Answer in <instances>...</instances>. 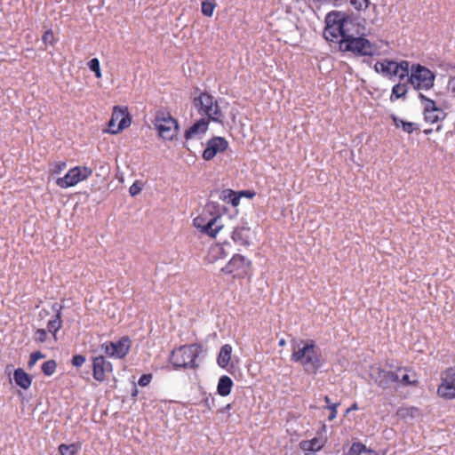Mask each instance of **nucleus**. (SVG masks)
I'll return each mask as SVG.
<instances>
[{
	"instance_id": "obj_1",
	"label": "nucleus",
	"mask_w": 455,
	"mask_h": 455,
	"mask_svg": "<svg viewBox=\"0 0 455 455\" xmlns=\"http://www.w3.org/2000/svg\"><path fill=\"white\" fill-rule=\"evenodd\" d=\"M291 359L301 364L306 371L316 372L323 365V357L319 347L312 339H293Z\"/></svg>"
},
{
	"instance_id": "obj_2",
	"label": "nucleus",
	"mask_w": 455,
	"mask_h": 455,
	"mask_svg": "<svg viewBox=\"0 0 455 455\" xmlns=\"http://www.w3.org/2000/svg\"><path fill=\"white\" fill-rule=\"evenodd\" d=\"M326 27L323 31V36L326 40L334 42L335 40L345 39L347 35L355 28L353 21L339 12H332L327 14L325 18Z\"/></svg>"
},
{
	"instance_id": "obj_3",
	"label": "nucleus",
	"mask_w": 455,
	"mask_h": 455,
	"mask_svg": "<svg viewBox=\"0 0 455 455\" xmlns=\"http://www.w3.org/2000/svg\"><path fill=\"white\" fill-rule=\"evenodd\" d=\"M339 49L342 52H351L358 56H372L375 46L363 37L358 30L353 28L345 39H339Z\"/></svg>"
},
{
	"instance_id": "obj_4",
	"label": "nucleus",
	"mask_w": 455,
	"mask_h": 455,
	"mask_svg": "<svg viewBox=\"0 0 455 455\" xmlns=\"http://www.w3.org/2000/svg\"><path fill=\"white\" fill-rule=\"evenodd\" d=\"M193 105L199 114L208 117L207 120L217 123L223 122V114L213 96L202 92L198 97L194 98Z\"/></svg>"
},
{
	"instance_id": "obj_5",
	"label": "nucleus",
	"mask_w": 455,
	"mask_h": 455,
	"mask_svg": "<svg viewBox=\"0 0 455 455\" xmlns=\"http://www.w3.org/2000/svg\"><path fill=\"white\" fill-rule=\"evenodd\" d=\"M153 123L162 139L172 140L176 137L179 124L169 112L164 109L156 111Z\"/></svg>"
},
{
	"instance_id": "obj_6",
	"label": "nucleus",
	"mask_w": 455,
	"mask_h": 455,
	"mask_svg": "<svg viewBox=\"0 0 455 455\" xmlns=\"http://www.w3.org/2000/svg\"><path fill=\"white\" fill-rule=\"evenodd\" d=\"M198 355V347L196 345L183 346L173 350L170 356V362L175 369L196 368V359Z\"/></svg>"
},
{
	"instance_id": "obj_7",
	"label": "nucleus",
	"mask_w": 455,
	"mask_h": 455,
	"mask_svg": "<svg viewBox=\"0 0 455 455\" xmlns=\"http://www.w3.org/2000/svg\"><path fill=\"white\" fill-rule=\"evenodd\" d=\"M435 77V74L430 69L417 64L411 66L408 83L416 90H428L434 86Z\"/></svg>"
},
{
	"instance_id": "obj_8",
	"label": "nucleus",
	"mask_w": 455,
	"mask_h": 455,
	"mask_svg": "<svg viewBox=\"0 0 455 455\" xmlns=\"http://www.w3.org/2000/svg\"><path fill=\"white\" fill-rule=\"evenodd\" d=\"M92 174V170L87 166H76L70 169L64 177L58 178L56 184L61 188L74 187L85 180Z\"/></svg>"
},
{
	"instance_id": "obj_9",
	"label": "nucleus",
	"mask_w": 455,
	"mask_h": 455,
	"mask_svg": "<svg viewBox=\"0 0 455 455\" xmlns=\"http://www.w3.org/2000/svg\"><path fill=\"white\" fill-rule=\"evenodd\" d=\"M131 347V340L123 337L116 342H106L101 345V350L109 357L121 359L124 357Z\"/></svg>"
},
{
	"instance_id": "obj_10",
	"label": "nucleus",
	"mask_w": 455,
	"mask_h": 455,
	"mask_svg": "<svg viewBox=\"0 0 455 455\" xmlns=\"http://www.w3.org/2000/svg\"><path fill=\"white\" fill-rule=\"evenodd\" d=\"M419 98L424 104V116L426 122L435 124L444 119L446 113L438 108L433 100L427 98L424 94L419 93Z\"/></svg>"
},
{
	"instance_id": "obj_11",
	"label": "nucleus",
	"mask_w": 455,
	"mask_h": 455,
	"mask_svg": "<svg viewBox=\"0 0 455 455\" xmlns=\"http://www.w3.org/2000/svg\"><path fill=\"white\" fill-rule=\"evenodd\" d=\"M437 394L445 399L455 398V366L448 368L443 373Z\"/></svg>"
},
{
	"instance_id": "obj_12",
	"label": "nucleus",
	"mask_w": 455,
	"mask_h": 455,
	"mask_svg": "<svg viewBox=\"0 0 455 455\" xmlns=\"http://www.w3.org/2000/svg\"><path fill=\"white\" fill-rule=\"evenodd\" d=\"M250 265L251 261L244 256L235 254L228 264L221 268V271L225 274L233 275L234 276H242L247 272Z\"/></svg>"
},
{
	"instance_id": "obj_13",
	"label": "nucleus",
	"mask_w": 455,
	"mask_h": 455,
	"mask_svg": "<svg viewBox=\"0 0 455 455\" xmlns=\"http://www.w3.org/2000/svg\"><path fill=\"white\" fill-rule=\"evenodd\" d=\"M131 124V119L124 110L117 106L114 107L112 117L108 122L109 132L116 134L124 128L128 127Z\"/></svg>"
},
{
	"instance_id": "obj_14",
	"label": "nucleus",
	"mask_w": 455,
	"mask_h": 455,
	"mask_svg": "<svg viewBox=\"0 0 455 455\" xmlns=\"http://www.w3.org/2000/svg\"><path fill=\"white\" fill-rule=\"evenodd\" d=\"M228 142L223 137H213L208 140L206 148L203 152V158L206 161L212 160L218 153L225 151Z\"/></svg>"
},
{
	"instance_id": "obj_15",
	"label": "nucleus",
	"mask_w": 455,
	"mask_h": 455,
	"mask_svg": "<svg viewBox=\"0 0 455 455\" xmlns=\"http://www.w3.org/2000/svg\"><path fill=\"white\" fill-rule=\"evenodd\" d=\"M370 377L379 387L386 389L394 383V378H397V375H393V371H391L373 367L371 369Z\"/></svg>"
},
{
	"instance_id": "obj_16",
	"label": "nucleus",
	"mask_w": 455,
	"mask_h": 455,
	"mask_svg": "<svg viewBox=\"0 0 455 455\" xmlns=\"http://www.w3.org/2000/svg\"><path fill=\"white\" fill-rule=\"evenodd\" d=\"M112 371V364L103 355L95 356L92 360V375L100 382L106 379V372Z\"/></svg>"
},
{
	"instance_id": "obj_17",
	"label": "nucleus",
	"mask_w": 455,
	"mask_h": 455,
	"mask_svg": "<svg viewBox=\"0 0 455 455\" xmlns=\"http://www.w3.org/2000/svg\"><path fill=\"white\" fill-rule=\"evenodd\" d=\"M393 375H397V378H394V383L401 386L414 385L418 382L416 374H411L406 368H397L395 371H393Z\"/></svg>"
},
{
	"instance_id": "obj_18",
	"label": "nucleus",
	"mask_w": 455,
	"mask_h": 455,
	"mask_svg": "<svg viewBox=\"0 0 455 455\" xmlns=\"http://www.w3.org/2000/svg\"><path fill=\"white\" fill-rule=\"evenodd\" d=\"M209 120L201 118L196 121L188 130L185 132V139L188 140L198 135L204 134L208 130Z\"/></svg>"
},
{
	"instance_id": "obj_19",
	"label": "nucleus",
	"mask_w": 455,
	"mask_h": 455,
	"mask_svg": "<svg viewBox=\"0 0 455 455\" xmlns=\"http://www.w3.org/2000/svg\"><path fill=\"white\" fill-rule=\"evenodd\" d=\"M223 224L220 216H215L205 223L203 228V233L211 237H215L216 235L222 229Z\"/></svg>"
},
{
	"instance_id": "obj_20",
	"label": "nucleus",
	"mask_w": 455,
	"mask_h": 455,
	"mask_svg": "<svg viewBox=\"0 0 455 455\" xmlns=\"http://www.w3.org/2000/svg\"><path fill=\"white\" fill-rule=\"evenodd\" d=\"M52 310L56 313L53 319L50 320L47 324V329L50 332H52L54 336L56 332L61 328L62 321H61V310L62 306L59 303H54L52 307Z\"/></svg>"
},
{
	"instance_id": "obj_21",
	"label": "nucleus",
	"mask_w": 455,
	"mask_h": 455,
	"mask_svg": "<svg viewBox=\"0 0 455 455\" xmlns=\"http://www.w3.org/2000/svg\"><path fill=\"white\" fill-rule=\"evenodd\" d=\"M232 239L237 244L241 246L249 245L250 242V228H236L232 233Z\"/></svg>"
},
{
	"instance_id": "obj_22",
	"label": "nucleus",
	"mask_w": 455,
	"mask_h": 455,
	"mask_svg": "<svg viewBox=\"0 0 455 455\" xmlns=\"http://www.w3.org/2000/svg\"><path fill=\"white\" fill-rule=\"evenodd\" d=\"M410 72L411 73V67L408 61L403 60L399 63L395 61L393 76H398L400 81H403L405 78H409Z\"/></svg>"
},
{
	"instance_id": "obj_23",
	"label": "nucleus",
	"mask_w": 455,
	"mask_h": 455,
	"mask_svg": "<svg viewBox=\"0 0 455 455\" xmlns=\"http://www.w3.org/2000/svg\"><path fill=\"white\" fill-rule=\"evenodd\" d=\"M232 347L229 344H225L221 347L219 353L217 363L220 367L226 368L231 359Z\"/></svg>"
},
{
	"instance_id": "obj_24",
	"label": "nucleus",
	"mask_w": 455,
	"mask_h": 455,
	"mask_svg": "<svg viewBox=\"0 0 455 455\" xmlns=\"http://www.w3.org/2000/svg\"><path fill=\"white\" fill-rule=\"evenodd\" d=\"M13 379L15 383L23 389H28L31 385V378L22 369H17L14 371Z\"/></svg>"
},
{
	"instance_id": "obj_25",
	"label": "nucleus",
	"mask_w": 455,
	"mask_h": 455,
	"mask_svg": "<svg viewBox=\"0 0 455 455\" xmlns=\"http://www.w3.org/2000/svg\"><path fill=\"white\" fill-rule=\"evenodd\" d=\"M395 61L393 60H384V61H377L374 69L377 73H382L387 76H393Z\"/></svg>"
},
{
	"instance_id": "obj_26",
	"label": "nucleus",
	"mask_w": 455,
	"mask_h": 455,
	"mask_svg": "<svg viewBox=\"0 0 455 455\" xmlns=\"http://www.w3.org/2000/svg\"><path fill=\"white\" fill-rule=\"evenodd\" d=\"M232 387V379L228 376H222L219 379L217 387L218 394L221 396H226L230 394Z\"/></svg>"
},
{
	"instance_id": "obj_27",
	"label": "nucleus",
	"mask_w": 455,
	"mask_h": 455,
	"mask_svg": "<svg viewBox=\"0 0 455 455\" xmlns=\"http://www.w3.org/2000/svg\"><path fill=\"white\" fill-rule=\"evenodd\" d=\"M219 198L231 203V204L233 206L238 205V204L240 202V196H237L231 189H224V190L220 191V195H219Z\"/></svg>"
},
{
	"instance_id": "obj_28",
	"label": "nucleus",
	"mask_w": 455,
	"mask_h": 455,
	"mask_svg": "<svg viewBox=\"0 0 455 455\" xmlns=\"http://www.w3.org/2000/svg\"><path fill=\"white\" fill-rule=\"evenodd\" d=\"M299 445L303 451H316L323 447V442L317 438H314L312 440L302 441Z\"/></svg>"
},
{
	"instance_id": "obj_29",
	"label": "nucleus",
	"mask_w": 455,
	"mask_h": 455,
	"mask_svg": "<svg viewBox=\"0 0 455 455\" xmlns=\"http://www.w3.org/2000/svg\"><path fill=\"white\" fill-rule=\"evenodd\" d=\"M347 455H378L373 451L366 449V447L361 443H354L349 449Z\"/></svg>"
},
{
	"instance_id": "obj_30",
	"label": "nucleus",
	"mask_w": 455,
	"mask_h": 455,
	"mask_svg": "<svg viewBox=\"0 0 455 455\" xmlns=\"http://www.w3.org/2000/svg\"><path fill=\"white\" fill-rule=\"evenodd\" d=\"M392 119L396 127H402V129L407 133H412L417 129V124L411 122H405L398 117L393 116Z\"/></svg>"
},
{
	"instance_id": "obj_31",
	"label": "nucleus",
	"mask_w": 455,
	"mask_h": 455,
	"mask_svg": "<svg viewBox=\"0 0 455 455\" xmlns=\"http://www.w3.org/2000/svg\"><path fill=\"white\" fill-rule=\"evenodd\" d=\"M58 450L61 455H74L78 451L79 446L76 443H71V444L62 443L59 446Z\"/></svg>"
},
{
	"instance_id": "obj_32",
	"label": "nucleus",
	"mask_w": 455,
	"mask_h": 455,
	"mask_svg": "<svg viewBox=\"0 0 455 455\" xmlns=\"http://www.w3.org/2000/svg\"><path fill=\"white\" fill-rule=\"evenodd\" d=\"M56 368L57 363L54 360H48L42 365V371L46 376H52L55 372Z\"/></svg>"
},
{
	"instance_id": "obj_33",
	"label": "nucleus",
	"mask_w": 455,
	"mask_h": 455,
	"mask_svg": "<svg viewBox=\"0 0 455 455\" xmlns=\"http://www.w3.org/2000/svg\"><path fill=\"white\" fill-rule=\"evenodd\" d=\"M214 0H205L202 3V12L204 15L211 17L215 9Z\"/></svg>"
},
{
	"instance_id": "obj_34",
	"label": "nucleus",
	"mask_w": 455,
	"mask_h": 455,
	"mask_svg": "<svg viewBox=\"0 0 455 455\" xmlns=\"http://www.w3.org/2000/svg\"><path fill=\"white\" fill-rule=\"evenodd\" d=\"M407 92V85L405 84H397L392 89L391 97L395 96V99L403 97Z\"/></svg>"
},
{
	"instance_id": "obj_35",
	"label": "nucleus",
	"mask_w": 455,
	"mask_h": 455,
	"mask_svg": "<svg viewBox=\"0 0 455 455\" xmlns=\"http://www.w3.org/2000/svg\"><path fill=\"white\" fill-rule=\"evenodd\" d=\"M89 68L94 72L96 77L100 78L101 77V72H100V60L97 58L92 59L88 63Z\"/></svg>"
},
{
	"instance_id": "obj_36",
	"label": "nucleus",
	"mask_w": 455,
	"mask_h": 455,
	"mask_svg": "<svg viewBox=\"0 0 455 455\" xmlns=\"http://www.w3.org/2000/svg\"><path fill=\"white\" fill-rule=\"evenodd\" d=\"M350 4L356 10H365L369 4V0H349Z\"/></svg>"
},
{
	"instance_id": "obj_37",
	"label": "nucleus",
	"mask_w": 455,
	"mask_h": 455,
	"mask_svg": "<svg viewBox=\"0 0 455 455\" xmlns=\"http://www.w3.org/2000/svg\"><path fill=\"white\" fill-rule=\"evenodd\" d=\"M418 410L415 408H401L397 411V415L401 418L406 417H414V412H417Z\"/></svg>"
},
{
	"instance_id": "obj_38",
	"label": "nucleus",
	"mask_w": 455,
	"mask_h": 455,
	"mask_svg": "<svg viewBox=\"0 0 455 455\" xmlns=\"http://www.w3.org/2000/svg\"><path fill=\"white\" fill-rule=\"evenodd\" d=\"M42 40L44 44H50L52 45L54 43V36L52 30H47L44 32V34L42 36Z\"/></svg>"
},
{
	"instance_id": "obj_39",
	"label": "nucleus",
	"mask_w": 455,
	"mask_h": 455,
	"mask_svg": "<svg viewBox=\"0 0 455 455\" xmlns=\"http://www.w3.org/2000/svg\"><path fill=\"white\" fill-rule=\"evenodd\" d=\"M447 92L452 97L455 98V76H450L447 83Z\"/></svg>"
},
{
	"instance_id": "obj_40",
	"label": "nucleus",
	"mask_w": 455,
	"mask_h": 455,
	"mask_svg": "<svg viewBox=\"0 0 455 455\" xmlns=\"http://www.w3.org/2000/svg\"><path fill=\"white\" fill-rule=\"evenodd\" d=\"M47 332L44 329H38L35 333V340L44 342L46 340Z\"/></svg>"
},
{
	"instance_id": "obj_41",
	"label": "nucleus",
	"mask_w": 455,
	"mask_h": 455,
	"mask_svg": "<svg viewBox=\"0 0 455 455\" xmlns=\"http://www.w3.org/2000/svg\"><path fill=\"white\" fill-rule=\"evenodd\" d=\"M141 185L138 181H136L130 187L129 193L132 196H135L141 192Z\"/></svg>"
},
{
	"instance_id": "obj_42",
	"label": "nucleus",
	"mask_w": 455,
	"mask_h": 455,
	"mask_svg": "<svg viewBox=\"0 0 455 455\" xmlns=\"http://www.w3.org/2000/svg\"><path fill=\"white\" fill-rule=\"evenodd\" d=\"M85 362V356L83 355H76L72 358V364L76 367L82 366Z\"/></svg>"
},
{
	"instance_id": "obj_43",
	"label": "nucleus",
	"mask_w": 455,
	"mask_h": 455,
	"mask_svg": "<svg viewBox=\"0 0 455 455\" xmlns=\"http://www.w3.org/2000/svg\"><path fill=\"white\" fill-rule=\"evenodd\" d=\"M151 379H152L151 374H143L139 379L138 384L141 387H146L150 383Z\"/></svg>"
},
{
	"instance_id": "obj_44",
	"label": "nucleus",
	"mask_w": 455,
	"mask_h": 455,
	"mask_svg": "<svg viewBox=\"0 0 455 455\" xmlns=\"http://www.w3.org/2000/svg\"><path fill=\"white\" fill-rule=\"evenodd\" d=\"M194 226L199 229L201 232H203V228L205 226L204 220L203 217L199 216L194 219L193 220Z\"/></svg>"
},
{
	"instance_id": "obj_45",
	"label": "nucleus",
	"mask_w": 455,
	"mask_h": 455,
	"mask_svg": "<svg viewBox=\"0 0 455 455\" xmlns=\"http://www.w3.org/2000/svg\"><path fill=\"white\" fill-rule=\"evenodd\" d=\"M65 168H66V163L59 162V163L54 164L52 172L54 173H60Z\"/></svg>"
},
{
	"instance_id": "obj_46",
	"label": "nucleus",
	"mask_w": 455,
	"mask_h": 455,
	"mask_svg": "<svg viewBox=\"0 0 455 455\" xmlns=\"http://www.w3.org/2000/svg\"><path fill=\"white\" fill-rule=\"evenodd\" d=\"M339 405V403H333L332 405H328L327 408L331 411V414L329 415L328 419L330 420H332L336 418L337 411L336 408Z\"/></svg>"
},
{
	"instance_id": "obj_47",
	"label": "nucleus",
	"mask_w": 455,
	"mask_h": 455,
	"mask_svg": "<svg viewBox=\"0 0 455 455\" xmlns=\"http://www.w3.org/2000/svg\"><path fill=\"white\" fill-rule=\"evenodd\" d=\"M32 357L37 362L39 359L44 358L45 355L42 354L40 351H36L31 354Z\"/></svg>"
},
{
	"instance_id": "obj_48",
	"label": "nucleus",
	"mask_w": 455,
	"mask_h": 455,
	"mask_svg": "<svg viewBox=\"0 0 455 455\" xmlns=\"http://www.w3.org/2000/svg\"><path fill=\"white\" fill-rule=\"evenodd\" d=\"M36 363V361L34 359V357H32V355H30V358H29V361H28V366L29 368H32L35 364Z\"/></svg>"
},
{
	"instance_id": "obj_49",
	"label": "nucleus",
	"mask_w": 455,
	"mask_h": 455,
	"mask_svg": "<svg viewBox=\"0 0 455 455\" xmlns=\"http://www.w3.org/2000/svg\"><path fill=\"white\" fill-rule=\"evenodd\" d=\"M241 194L246 196L247 197H252L254 196V193L250 191H243Z\"/></svg>"
},
{
	"instance_id": "obj_50",
	"label": "nucleus",
	"mask_w": 455,
	"mask_h": 455,
	"mask_svg": "<svg viewBox=\"0 0 455 455\" xmlns=\"http://www.w3.org/2000/svg\"><path fill=\"white\" fill-rule=\"evenodd\" d=\"M285 344H286V341H285V339H281L279 340V342H278V345H279L280 347H283Z\"/></svg>"
},
{
	"instance_id": "obj_51",
	"label": "nucleus",
	"mask_w": 455,
	"mask_h": 455,
	"mask_svg": "<svg viewBox=\"0 0 455 455\" xmlns=\"http://www.w3.org/2000/svg\"><path fill=\"white\" fill-rule=\"evenodd\" d=\"M324 401L326 402V403H328L329 405H331V404H330V403H331V400H330L329 396H327V395H326V396L324 397Z\"/></svg>"
},
{
	"instance_id": "obj_52",
	"label": "nucleus",
	"mask_w": 455,
	"mask_h": 455,
	"mask_svg": "<svg viewBox=\"0 0 455 455\" xmlns=\"http://www.w3.org/2000/svg\"><path fill=\"white\" fill-rule=\"evenodd\" d=\"M221 250H222V248H220V247H216V248L213 249V251H220Z\"/></svg>"
},
{
	"instance_id": "obj_53",
	"label": "nucleus",
	"mask_w": 455,
	"mask_h": 455,
	"mask_svg": "<svg viewBox=\"0 0 455 455\" xmlns=\"http://www.w3.org/2000/svg\"><path fill=\"white\" fill-rule=\"evenodd\" d=\"M431 132H432L431 130H425V131H424V132H425L426 134H428V133H430Z\"/></svg>"
},
{
	"instance_id": "obj_54",
	"label": "nucleus",
	"mask_w": 455,
	"mask_h": 455,
	"mask_svg": "<svg viewBox=\"0 0 455 455\" xmlns=\"http://www.w3.org/2000/svg\"><path fill=\"white\" fill-rule=\"evenodd\" d=\"M352 409H356V404H354Z\"/></svg>"
}]
</instances>
